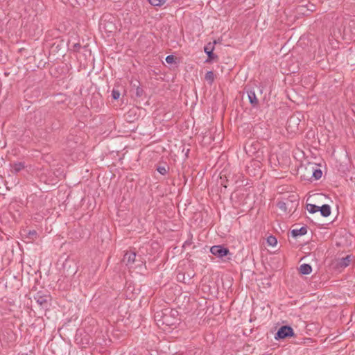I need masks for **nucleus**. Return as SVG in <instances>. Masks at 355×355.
Returning a JSON list of instances; mask_svg holds the SVG:
<instances>
[{"mask_svg": "<svg viewBox=\"0 0 355 355\" xmlns=\"http://www.w3.org/2000/svg\"><path fill=\"white\" fill-rule=\"evenodd\" d=\"M34 300L42 309H46L51 300V297L49 294H45L42 291L37 292L34 295Z\"/></svg>", "mask_w": 355, "mask_h": 355, "instance_id": "f257e3e1", "label": "nucleus"}, {"mask_svg": "<svg viewBox=\"0 0 355 355\" xmlns=\"http://www.w3.org/2000/svg\"><path fill=\"white\" fill-rule=\"evenodd\" d=\"M63 270L65 276L73 277L77 272L78 267L74 261L67 259L63 263Z\"/></svg>", "mask_w": 355, "mask_h": 355, "instance_id": "f03ea898", "label": "nucleus"}, {"mask_svg": "<svg viewBox=\"0 0 355 355\" xmlns=\"http://www.w3.org/2000/svg\"><path fill=\"white\" fill-rule=\"evenodd\" d=\"M294 335L293 329L288 325L282 326L275 335L276 340L284 339L287 337H291Z\"/></svg>", "mask_w": 355, "mask_h": 355, "instance_id": "7ed1b4c3", "label": "nucleus"}, {"mask_svg": "<svg viewBox=\"0 0 355 355\" xmlns=\"http://www.w3.org/2000/svg\"><path fill=\"white\" fill-rule=\"evenodd\" d=\"M210 252L212 254L220 259L230 254L229 249L221 245L212 246L210 248Z\"/></svg>", "mask_w": 355, "mask_h": 355, "instance_id": "20e7f679", "label": "nucleus"}, {"mask_svg": "<svg viewBox=\"0 0 355 355\" xmlns=\"http://www.w3.org/2000/svg\"><path fill=\"white\" fill-rule=\"evenodd\" d=\"M354 257L352 254H348L345 257L338 259L336 261V268L338 269H344L349 266L352 261Z\"/></svg>", "mask_w": 355, "mask_h": 355, "instance_id": "39448f33", "label": "nucleus"}, {"mask_svg": "<svg viewBox=\"0 0 355 355\" xmlns=\"http://www.w3.org/2000/svg\"><path fill=\"white\" fill-rule=\"evenodd\" d=\"M305 170L307 171L309 175H311V178H314V180H319L322 177V171L320 169L315 168L312 165H309L308 167H306Z\"/></svg>", "mask_w": 355, "mask_h": 355, "instance_id": "423d86ee", "label": "nucleus"}, {"mask_svg": "<svg viewBox=\"0 0 355 355\" xmlns=\"http://www.w3.org/2000/svg\"><path fill=\"white\" fill-rule=\"evenodd\" d=\"M247 94L251 105L254 107H257L259 105V101L257 98L254 90L252 89H248L247 90Z\"/></svg>", "mask_w": 355, "mask_h": 355, "instance_id": "0eeeda50", "label": "nucleus"}, {"mask_svg": "<svg viewBox=\"0 0 355 355\" xmlns=\"http://www.w3.org/2000/svg\"><path fill=\"white\" fill-rule=\"evenodd\" d=\"M214 46L211 43L207 44L204 47L205 53L208 55V60L206 62H209L217 58V55L213 53Z\"/></svg>", "mask_w": 355, "mask_h": 355, "instance_id": "6e6552de", "label": "nucleus"}, {"mask_svg": "<svg viewBox=\"0 0 355 355\" xmlns=\"http://www.w3.org/2000/svg\"><path fill=\"white\" fill-rule=\"evenodd\" d=\"M135 258L136 253L135 252H127L123 256V261L127 266L132 265L135 261Z\"/></svg>", "mask_w": 355, "mask_h": 355, "instance_id": "1a4fd4ad", "label": "nucleus"}, {"mask_svg": "<svg viewBox=\"0 0 355 355\" xmlns=\"http://www.w3.org/2000/svg\"><path fill=\"white\" fill-rule=\"evenodd\" d=\"M11 167V172L12 173L17 174V173L20 172L22 169L24 168V162H14L12 164H10Z\"/></svg>", "mask_w": 355, "mask_h": 355, "instance_id": "9d476101", "label": "nucleus"}, {"mask_svg": "<svg viewBox=\"0 0 355 355\" xmlns=\"http://www.w3.org/2000/svg\"><path fill=\"white\" fill-rule=\"evenodd\" d=\"M299 272L302 275H309L312 272V267L308 263H303L300 266Z\"/></svg>", "mask_w": 355, "mask_h": 355, "instance_id": "9b49d317", "label": "nucleus"}, {"mask_svg": "<svg viewBox=\"0 0 355 355\" xmlns=\"http://www.w3.org/2000/svg\"><path fill=\"white\" fill-rule=\"evenodd\" d=\"M307 233V228L305 226L300 227V229H294L291 231L292 236L297 237L298 236H303Z\"/></svg>", "mask_w": 355, "mask_h": 355, "instance_id": "f8f14e48", "label": "nucleus"}, {"mask_svg": "<svg viewBox=\"0 0 355 355\" xmlns=\"http://www.w3.org/2000/svg\"><path fill=\"white\" fill-rule=\"evenodd\" d=\"M319 211L324 217H327L331 214V207L329 205H323L321 207H319Z\"/></svg>", "mask_w": 355, "mask_h": 355, "instance_id": "ddd939ff", "label": "nucleus"}, {"mask_svg": "<svg viewBox=\"0 0 355 355\" xmlns=\"http://www.w3.org/2000/svg\"><path fill=\"white\" fill-rule=\"evenodd\" d=\"M214 77H215V76H214V72L211 71H209L206 73L205 79L206 80V81H207V83L209 85H212V83L214 81Z\"/></svg>", "mask_w": 355, "mask_h": 355, "instance_id": "4468645a", "label": "nucleus"}, {"mask_svg": "<svg viewBox=\"0 0 355 355\" xmlns=\"http://www.w3.org/2000/svg\"><path fill=\"white\" fill-rule=\"evenodd\" d=\"M37 238V233L35 230H30L26 236V239H27L28 242L31 241H35Z\"/></svg>", "mask_w": 355, "mask_h": 355, "instance_id": "2eb2a0df", "label": "nucleus"}, {"mask_svg": "<svg viewBox=\"0 0 355 355\" xmlns=\"http://www.w3.org/2000/svg\"><path fill=\"white\" fill-rule=\"evenodd\" d=\"M306 209L311 214H315L318 211H319V206H317L313 204H307L306 205Z\"/></svg>", "mask_w": 355, "mask_h": 355, "instance_id": "dca6fc26", "label": "nucleus"}, {"mask_svg": "<svg viewBox=\"0 0 355 355\" xmlns=\"http://www.w3.org/2000/svg\"><path fill=\"white\" fill-rule=\"evenodd\" d=\"M149 3L153 6H162L166 2V0H148Z\"/></svg>", "mask_w": 355, "mask_h": 355, "instance_id": "f3484780", "label": "nucleus"}, {"mask_svg": "<svg viewBox=\"0 0 355 355\" xmlns=\"http://www.w3.org/2000/svg\"><path fill=\"white\" fill-rule=\"evenodd\" d=\"M169 170V167L164 165V166H159L157 168V171L162 175H165L168 173Z\"/></svg>", "mask_w": 355, "mask_h": 355, "instance_id": "a211bd4d", "label": "nucleus"}, {"mask_svg": "<svg viewBox=\"0 0 355 355\" xmlns=\"http://www.w3.org/2000/svg\"><path fill=\"white\" fill-rule=\"evenodd\" d=\"M267 243L270 246H275L277 245V241L275 236H269L267 238Z\"/></svg>", "mask_w": 355, "mask_h": 355, "instance_id": "6ab92c4d", "label": "nucleus"}, {"mask_svg": "<svg viewBox=\"0 0 355 355\" xmlns=\"http://www.w3.org/2000/svg\"><path fill=\"white\" fill-rule=\"evenodd\" d=\"M104 29L109 32H112L115 29V26L112 23H108L107 25L104 24Z\"/></svg>", "mask_w": 355, "mask_h": 355, "instance_id": "aec40b11", "label": "nucleus"}, {"mask_svg": "<svg viewBox=\"0 0 355 355\" xmlns=\"http://www.w3.org/2000/svg\"><path fill=\"white\" fill-rule=\"evenodd\" d=\"M176 58L173 55H168L166 58V62L168 64H173L175 62Z\"/></svg>", "mask_w": 355, "mask_h": 355, "instance_id": "412c9836", "label": "nucleus"}, {"mask_svg": "<svg viewBox=\"0 0 355 355\" xmlns=\"http://www.w3.org/2000/svg\"><path fill=\"white\" fill-rule=\"evenodd\" d=\"M112 97L114 100H117L120 97V92L119 90L113 89L112 91Z\"/></svg>", "mask_w": 355, "mask_h": 355, "instance_id": "4be33fe9", "label": "nucleus"}, {"mask_svg": "<svg viewBox=\"0 0 355 355\" xmlns=\"http://www.w3.org/2000/svg\"><path fill=\"white\" fill-rule=\"evenodd\" d=\"M142 89L140 87H137L136 89V95L139 97H140L142 95Z\"/></svg>", "mask_w": 355, "mask_h": 355, "instance_id": "5701e85b", "label": "nucleus"}, {"mask_svg": "<svg viewBox=\"0 0 355 355\" xmlns=\"http://www.w3.org/2000/svg\"><path fill=\"white\" fill-rule=\"evenodd\" d=\"M278 206H279V209H281L282 210H286V204L284 202H279L278 204Z\"/></svg>", "mask_w": 355, "mask_h": 355, "instance_id": "b1692460", "label": "nucleus"}, {"mask_svg": "<svg viewBox=\"0 0 355 355\" xmlns=\"http://www.w3.org/2000/svg\"><path fill=\"white\" fill-rule=\"evenodd\" d=\"M73 51H78V49L80 48V44L78 43H76V44H73Z\"/></svg>", "mask_w": 355, "mask_h": 355, "instance_id": "393cba45", "label": "nucleus"}, {"mask_svg": "<svg viewBox=\"0 0 355 355\" xmlns=\"http://www.w3.org/2000/svg\"><path fill=\"white\" fill-rule=\"evenodd\" d=\"M293 119H294V118H293V117H291V118L290 119V120H289V122H291Z\"/></svg>", "mask_w": 355, "mask_h": 355, "instance_id": "a878e982", "label": "nucleus"}]
</instances>
